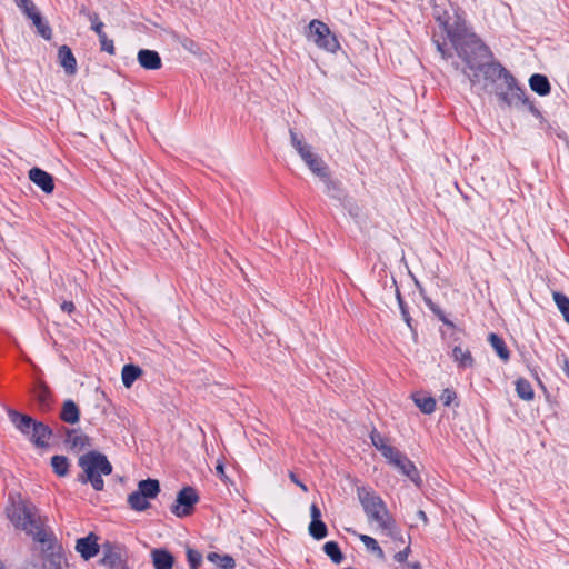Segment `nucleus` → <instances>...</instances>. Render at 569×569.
<instances>
[{
	"label": "nucleus",
	"instance_id": "nucleus-1",
	"mask_svg": "<svg viewBox=\"0 0 569 569\" xmlns=\"http://www.w3.org/2000/svg\"><path fill=\"white\" fill-rule=\"evenodd\" d=\"M435 19L446 32L457 56L466 64L462 72L472 86L480 82V76L489 83L502 80L505 89L501 86L496 87V94L501 106L527 104L533 116L540 117V111L528 100L525 90L518 86L510 71L500 62L488 61L492 58L490 48L471 30L462 14L458 11L453 14L436 11Z\"/></svg>",
	"mask_w": 569,
	"mask_h": 569
},
{
	"label": "nucleus",
	"instance_id": "nucleus-2",
	"mask_svg": "<svg viewBox=\"0 0 569 569\" xmlns=\"http://www.w3.org/2000/svg\"><path fill=\"white\" fill-rule=\"evenodd\" d=\"M6 515L16 529L24 531L36 541L41 545L51 542L52 533L46 529V519L30 501L21 498L11 500L6 508Z\"/></svg>",
	"mask_w": 569,
	"mask_h": 569
},
{
	"label": "nucleus",
	"instance_id": "nucleus-3",
	"mask_svg": "<svg viewBox=\"0 0 569 569\" xmlns=\"http://www.w3.org/2000/svg\"><path fill=\"white\" fill-rule=\"evenodd\" d=\"M357 493L369 523L375 525L380 535L403 542L401 531L383 500L370 488H358Z\"/></svg>",
	"mask_w": 569,
	"mask_h": 569
},
{
	"label": "nucleus",
	"instance_id": "nucleus-4",
	"mask_svg": "<svg viewBox=\"0 0 569 569\" xmlns=\"http://www.w3.org/2000/svg\"><path fill=\"white\" fill-rule=\"evenodd\" d=\"M372 446L381 453L386 461L408 477L417 487L422 485V479L416 465L398 448L392 446L390 440L381 433L373 430L370 433Z\"/></svg>",
	"mask_w": 569,
	"mask_h": 569
},
{
	"label": "nucleus",
	"instance_id": "nucleus-5",
	"mask_svg": "<svg viewBox=\"0 0 569 569\" xmlns=\"http://www.w3.org/2000/svg\"><path fill=\"white\" fill-rule=\"evenodd\" d=\"M79 466L82 475L79 480L83 483L90 482L94 490L100 491L104 487L102 476L112 472V466L107 457L97 451H90L79 458Z\"/></svg>",
	"mask_w": 569,
	"mask_h": 569
},
{
	"label": "nucleus",
	"instance_id": "nucleus-6",
	"mask_svg": "<svg viewBox=\"0 0 569 569\" xmlns=\"http://www.w3.org/2000/svg\"><path fill=\"white\" fill-rule=\"evenodd\" d=\"M289 133L292 147L296 149L309 170L317 177H326V171L329 170V167L322 158L315 153L312 151V147L306 143L293 129H290Z\"/></svg>",
	"mask_w": 569,
	"mask_h": 569
},
{
	"label": "nucleus",
	"instance_id": "nucleus-7",
	"mask_svg": "<svg viewBox=\"0 0 569 569\" xmlns=\"http://www.w3.org/2000/svg\"><path fill=\"white\" fill-rule=\"evenodd\" d=\"M160 492V483L157 479H146L138 482L137 490L128 496V503L136 511H144L150 507V499H154Z\"/></svg>",
	"mask_w": 569,
	"mask_h": 569
},
{
	"label": "nucleus",
	"instance_id": "nucleus-8",
	"mask_svg": "<svg viewBox=\"0 0 569 569\" xmlns=\"http://www.w3.org/2000/svg\"><path fill=\"white\" fill-rule=\"evenodd\" d=\"M309 38L319 48H322L329 52H336L340 48L337 38L331 33L328 26L317 19L309 23Z\"/></svg>",
	"mask_w": 569,
	"mask_h": 569
},
{
	"label": "nucleus",
	"instance_id": "nucleus-9",
	"mask_svg": "<svg viewBox=\"0 0 569 569\" xmlns=\"http://www.w3.org/2000/svg\"><path fill=\"white\" fill-rule=\"evenodd\" d=\"M198 500L199 497L196 490L191 487H184L178 492L176 501L171 506V512L179 518L187 517L192 513Z\"/></svg>",
	"mask_w": 569,
	"mask_h": 569
},
{
	"label": "nucleus",
	"instance_id": "nucleus-10",
	"mask_svg": "<svg viewBox=\"0 0 569 569\" xmlns=\"http://www.w3.org/2000/svg\"><path fill=\"white\" fill-rule=\"evenodd\" d=\"M76 550L81 555V557L84 560H89L97 556L99 552L97 536L90 533L84 538L78 539L76 543Z\"/></svg>",
	"mask_w": 569,
	"mask_h": 569
},
{
	"label": "nucleus",
	"instance_id": "nucleus-11",
	"mask_svg": "<svg viewBox=\"0 0 569 569\" xmlns=\"http://www.w3.org/2000/svg\"><path fill=\"white\" fill-rule=\"evenodd\" d=\"M29 179L38 186L44 193H51L54 189L53 178L47 171L40 168L29 170Z\"/></svg>",
	"mask_w": 569,
	"mask_h": 569
},
{
	"label": "nucleus",
	"instance_id": "nucleus-12",
	"mask_svg": "<svg viewBox=\"0 0 569 569\" xmlns=\"http://www.w3.org/2000/svg\"><path fill=\"white\" fill-rule=\"evenodd\" d=\"M137 59L139 64L146 70H158L162 66L161 57L154 50L141 49L137 54Z\"/></svg>",
	"mask_w": 569,
	"mask_h": 569
},
{
	"label": "nucleus",
	"instance_id": "nucleus-13",
	"mask_svg": "<svg viewBox=\"0 0 569 569\" xmlns=\"http://www.w3.org/2000/svg\"><path fill=\"white\" fill-rule=\"evenodd\" d=\"M150 557L154 569H172L176 562L174 556L167 549H153Z\"/></svg>",
	"mask_w": 569,
	"mask_h": 569
},
{
	"label": "nucleus",
	"instance_id": "nucleus-14",
	"mask_svg": "<svg viewBox=\"0 0 569 569\" xmlns=\"http://www.w3.org/2000/svg\"><path fill=\"white\" fill-rule=\"evenodd\" d=\"M58 59L67 74L72 76L77 72V60L68 46L63 44L59 48Z\"/></svg>",
	"mask_w": 569,
	"mask_h": 569
},
{
	"label": "nucleus",
	"instance_id": "nucleus-15",
	"mask_svg": "<svg viewBox=\"0 0 569 569\" xmlns=\"http://www.w3.org/2000/svg\"><path fill=\"white\" fill-rule=\"evenodd\" d=\"M10 418L16 428L30 438L33 427L38 421L33 420L30 416L21 415L16 411L10 413Z\"/></svg>",
	"mask_w": 569,
	"mask_h": 569
},
{
	"label": "nucleus",
	"instance_id": "nucleus-16",
	"mask_svg": "<svg viewBox=\"0 0 569 569\" xmlns=\"http://www.w3.org/2000/svg\"><path fill=\"white\" fill-rule=\"evenodd\" d=\"M10 418L16 428L30 438L33 427L38 421L33 420L30 416L21 415L16 411L10 413Z\"/></svg>",
	"mask_w": 569,
	"mask_h": 569
},
{
	"label": "nucleus",
	"instance_id": "nucleus-17",
	"mask_svg": "<svg viewBox=\"0 0 569 569\" xmlns=\"http://www.w3.org/2000/svg\"><path fill=\"white\" fill-rule=\"evenodd\" d=\"M10 418L16 428L30 438L33 427L38 421L33 420L30 416L21 415L16 411L10 413Z\"/></svg>",
	"mask_w": 569,
	"mask_h": 569
},
{
	"label": "nucleus",
	"instance_id": "nucleus-18",
	"mask_svg": "<svg viewBox=\"0 0 569 569\" xmlns=\"http://www.w3.org/2000/svg\"><path fill=\"white\" fill-rule=\"evenodd\" d=\"M322 182L325 183V192L332 199H336L340 202H342L346 198V193L343 189L341 188L340 182L335 181L330 178L329 170L326 171V177H319Z\"/></svg>",
	"mask_w": 569,
	"mask_h": 569
},
{
	"label": "nucleus",
	"instance_id": "nucleus-19",
	"mask_svg": "<svg viewBox=\"0 0 569 569\" xmlns=\"http://www.w3.org/2000/svg\"><path fill=\"white\" fill-rule=\"evenodd\" d=\"M66 443L71 450L79 452L90 446V439L77 430H71L67 433Z\"/></svg>",
	"mask_w": 569,
	"mask_h": 569
},
{
	"label": "nucleus",
	"instance_id": "nucleus-20",
	"mask_svg": "<svg viewBox=\"0 0 569 569\" xmlns=\"http://www.w3.org/2000/svg\"><path fill=\"white\" fill-rule=\"evenodd\" d=\"M50 438H51V430L46 425L38 421L36 423V426L33 427L32 433L29 439L37 447H46V446H48Z\"/></svg>",
	"mask_w": 569,
	"mask_h": 569
},
{
	"label": "nucleus",
	"instance_id": "nucleus-21",
	"mask_svg": "<svg viewBox=\"0 0 569 569\" xmlns=\"http://www.w3.org/2000/svg\"><path fill=\"white\" fill-rule=\"evenodd\" d=\"M60 418L67 423H77L80 418V409L78 405L71 399L66 400L62 405Z\"/></svg>",
	"mask_w": 569,
	"mask_h": 569
},
{
	"label": "nucleus",
	"instance_id": "nucleus-22",
	"mask_svg": "<svg viewBox=\"0 0 569 569\" xmlns=\"http://www.w3.org/2000/svg\"><path fill=\"white\" fill-rule=\"evenodd\" d=\"M411 398L422 413L430 415L435 411L436 400L431 396L425 392H415Z\"/></svg>",
	"mask_w": 569,
	"mask_h": 569
},
{
	"label": "nucleus",
	"instance_id": "nucleus-23",
	"mask_svg": "<svg viewBox=\"0 0 569 569\" xmlns=\"http://www.w3.org/2000/svg\"><path fill=\"white\" fill-rule=\"evenodd\" d=\"M530 89L539 96H547L550 93L551 87L548 78L540 73H535L529 78Z\"/></svg>",
	"mask_w": 569,
	"mask_h": 569
},
{
	"label": "nucleus",
	"instance_id": "nucleus-24",
	"mask_svg": "<svg viewBox=\"0 0 569 569\" xmlns=\"http://www.w3.org/2000/svg\"><path fill=\"white\" fill-rule=\"evenodd\" d=\"M142 369L137 365H126L121 371L122 383L126 388H130L133 382L142 375Z\"/></svg>",
	"mask_w": 569,
	"mask_h": 569
},
{
	"label": "nucleus",
	"instance_id": "nucleus-25",
	"mask_svg": "<svg viewBox=\"0 0 569 569\" xmlns=\"http://www.w3.org/2000/svg\"><path fill=\"white\" fill-rule=\"evenodd\" d=\"M207 559L220 569H234L236 560L229 555L209 552Z\"/></svg>",
	"mask_w": 569,
	"mask_h": 569
},
{
	"label": "nucleus",
	"instance_id": "nucleus-26",
	"mask_svg": "<svg viewBox=\"0 0 569 569\" xmlns=\"http://www.w3.org/2000/svg\"><path fill=\"white\" fill-rule=\"evenodd\" d=\"M29 19L32 21L34 27L38 30V33L44 38L46 40H50L52 37V30L49 27V24L43 20L41 13L39 11L32 13V16L29 17Z\"/></svg>",
	"mask_w": 569,
	"mask_h": 569
},
{
	"label": "nucleus",
	"instance_id": "nucleus-27",
	"mask_svg": "<svg viewBox=\"0 0 569 569\" xmlns=\"http://www.w3.org/2000/svg\"><path fill=\"white\" fill-rule=\"evenodd\" d=\"M553 300L563 319L569 323V298L562 292L555 291Z\"/></svg>",
	"mask_w": 569,
	"mask_h": 569
},
{
	"label": "nucleus",
	"instance_id": "nucleus-28",
	"mask_svg": "<svg viewBox=\"0 0 569 569\" xmlns=\"http://www.w3.org/2000/svg\"><path fill=\"white\" fill-rule=\"evenodd\" d=\"M325 553L332 560L333 563L339 565L343 560V555L335 541H328L323 546Z\"/></svg>",
	"mask_w": 569,
	"mask_h": 569
},
{
	"label": "nucleus",
	"instance_id": "nucleus-29",
	"mask_svg": "<svg viewBox=\"0 0 569 569\" xmlns=\"http://www.w3.org/2000/svg\"><path fill=\"white\" fill-rule=\"evenodd\" d=\"M488 342L492 349L497 352V356H509L508 348L503 339L495 332L488 335Z\"/></svg>",
	"mask_w": 569,
	"mask_h": 569
},
{
	"label": "nucleus",
	"instance_id": "nucleus-30",
	"mask_svg": "<svg viewBox=\"0 0 569 569\" xmlns=\"http://www.w3.org/2000/svg\"><path fill=\"white\" fill-rule=\"evenodd\" d=\"M360 541L365 545V547L373 552L379 559H385V552L378 545L377 540L368 535H359Z\"/></svg>",
	"mask_w": 569,
	"mask_h": 569
},
{
	"label": "nucleus",
	"instance_id": "nucleus-31",
	"mask_svg": "<svg viewBox=\"0 0 569 569\" xmlns=\"http://www.w3.org/2000/svg\"><path fill=\"white\" fill-rule=\"evenodd\" d=\"M51 466L59 477H64L68 473L69 461L64 456H53L51 458Z\"/></svg>",
	"mask_w": 569,
	"mask_h": 569
},
{
	"label": "nucleus",
	"instance_id": "nucleus-32",
	"mask_svg": "<svg viewBox=\"0 0 569 569\" xmlns=\"http://www.w3.org/2000/svg\"><path fill=\"white\" fill-rule=\"evenodd\" d=\"M516 390L521 399L526 401L533 399L535 392L531 385L528 381L519 379L516 383Z\"/></svg>",
	"mask_w": 569,
	"mask_h": 569
},
{
	"label": "nucleus",
	"instance_id": "nucleus-33",
	"mask_svg": "<svg viewBox=\"0 0 569 569\" xmlns=\"http://www.w3.org/2000/svg\"><path fill=\"white\" fill-rule=\"evenodd\" d=\"M309 533L317 540L323 539L328 533L326 523L322 520L311 521Z\"/></svg>",
	"mask_w": 569,
	"mask_h": 569
},
{
	"label": "nucleus",
	"instance_id": "nucleus-34",
	"mask_svg": "<svg viewBox=\"0 0 569 569\" xmlns=\"http://www.w3.org/2000/svg\"><path fill=\"white\" fill-rule=\"evenodd\" d=\"M427 306L429 307V309L438 317V319L448 327V329L450 330H455L456 327L455 325L452 323V321H450L446 313L436 305L433 303L430 299H425Z\"/></svg>",
	"mask_w": 569,
	"mask_h": 569
},
{
	"label": "nucleus",
	"instance_id": "nucleus-35",
	"mask_svg": "<svg viewBox=\"0 0 569 569\" xmlns=\"http://www.w3.org/2000/svg\"><path fill=\"white\" fill-rule=\"evenodd\" d=\"M101 562L111 569L118 568L123 563L120 553L114 550H109L106 552L101 559Z\"/></svg>",
	"mask_w": 569,
	"mask_h": 569
},
{
	"label": "nucleus",
	"instance_id": "nucleus-36",
	"mask_svg": "<svg viewBox=\"0 0 569 569\" xmlns=\"http://www.w3.org/2000/svg\"><path fill=\"white\" fill-rule=\"evenodd\" d=\"M34 397L39 401L42 410H48L50 407L49 402V390L46 386H39L34 390Z\"/></svg>",
	"mask_w": 569,
	"mask_h": 569
},
{
	"label": "nucleus",
	"instance_id": "nucleus-37",
	"mask_svg": "<svg viewBox=\"0 0 569 569\" xmlns=\"http://www.w3.org/2000/svg\"><path fill=\"white\" fill-rule=\"evenodd\" d=\"M186 552L190 569H199L202 562V555L190 547H187Z\"/></svg>",
	"mask_w": 569,
	"mask_h": 569
},
{
	"label": "nucleus",
	"instance_id": "nucleus-38",
	"mask_svg": "<svg viewBox=\"0 0 569 569\" xmlns=\"http://www.w3.org/2000/svg\"><path fill=\"white\" fill-rule=\"evenodd\" d=\"M16 6L29 18L37 12V7L32 0H13Z\"/></svg>",
	"mask_w": 569,
	"mask_h": 569
},
{
	"label": "nucleus",
	"instance_id": "nucleus-39",
	"mask_svg": "<svg viewBox=\"0 0 569 569\" xmlns=\"http://www.w3.org/2000/svg\"><path fill=\"white\" fill-rule=\"evenodd\" d=\"M87 19L91 22V29L97 33V36L104 32V24L102 21H100L98 13L87 12Z\"/></svg>",
	"mask_w": 569,
	"mask_h": 569
},
{
	"label": "nucleus",
	"instance_id": "nucleus-40",
	"mask_svg": "<svg viewBox=\"0 0 569 569\" xmlns=\"http://www.w3.org/2000/svg\"><path fill=\"white\" fill-rule=\"evenodd\" d=\"M98 38H99L101 50L108 52L109 54H114L116 49H114L113 40L109 39L107 37L106 32L99 34Z\"/></svg>",
	"mask_w": 569,
	"mask_h": 569
},
{
	"label": "nucleus",
	"instance_id": "nucleus-41",
	"mask_svg": "<svg viewBox=\"0 0 569 569\" xmlns=\"http://www.w3.org/2000/svg\"><path fill=\"white\" fill-rule=\"evenodd\" d=\"M432 42L435 43L437 51L440 53L442 59L447 60L452 57V53L445 41H440L433 37Z\"/></svg>",
	"mask_w": 569,
	"mask_h": 569
},
{
	"label": "nucleus",
	"instance_id": "nucleus-42",
	"mask_svg": "<svg viewBox=\"0 0 569 569\" xmlns=\"http://www.w3.org/2000/svg\"><path fill=\"white\" fill-rule=\"evenodd\" d=\"M42 569H63L61 565V557H51L44 559Z\"/></svg>",
	"mask_w": 569,
	"mask_h": 569
},
{
	"label": "nucleus",
	"instance_id": "nucleus-43",
	"mask_svg": "<svg viewBox=\"0 0 569 569\" xmlns=\"http://www.w3.org/2000/svg\"><path fill=\"white\" fill-rule=\"evenodd\" d=\"M457 395L451 389H445L440 396V400L443 402L445 406H450L456 400Z\"/></svg>",
	"mask_w": 569,
	"mask_h": 569
},
{
	"label": "nucleus",
	"instance_id": "nucleus-44",
	"mask_svg": "<svg viewBox=\"0 0 569 569\" xmlns=\"http://www.w3.org/2000/svg\"><path fill=\"white\" fill-rule=\"evenodd\" d=\"M180 43L189 52L196 53L199 50L198 44L189 38H183Z\"/></svg>",
	"mask_w": 569,
	"mask_h": 569
},
{
	"label": "nucleus",
	"instance_id": "nucleus-45",
	"mask_svg": "<svg viewBox=\"0 0 569 569\" xmlns=\"http://www.w3.org/2000/svg\"><path fill=\"white\" fill-rule=\"evenodd\" d=\"M410 552H411L410 547H409V546H407L403 550H401V551H399V552H397V553L395 555V560H396V561H398V562H400V563H403V565H405V563H406L407 558H408V557H409V555H410Z\"/></svg>",
	"mask_w": 569,
	"mask_h": 569
},
{
	"label": "nucleus",
	"instance_id": "nucleus-46",
	"mask_svg": "<svg viewBox=\"0 0 569 569\" xmlns=\"http://www.w3.org/2000/svg\"><path fill=\"white\" fill-rule=\"evenodd\" d=\"M399 308H400V312H401L402 319L405 320V322L407 323V326L409 328H412V326H411V317L409 315L408 306L407 305H402V306H399Z\"/></svg>",
	"mask_w": 569,
	"mask_h": 569
},
{
	"label": "nucleus",
	"instance_id": "nucleus-47",
	"mask_svg": "<svg viewBox=\"0 0 569 569\" xmlns=\"http://www.w3.org/2000/svg\"><path fill=\"white\" fill-rule=\"evenodd\" d=\"M457 367L465 369L472 366V358H456Z\"/></svg>",
	"mask_w": 569,
	"mask_h": 569
},
{
	"label": "nucleus",
	"instance_id": "nucleus-48",
	"mask_svg": "<svg viewBox=\"0 0 569 569\" xmlns=\"http://www.w3.org/2000/svg\"><path fill=\"white\" fill-rule=\"evenodd\" d=\"M310 516H311V521L321 520L320 519L321 518L320 509L315 503H312L310 506Z\"/></svg>",
	"mask_w": 569,
	"mask_h": 569
},
{
	"label": "nucleus",
	"instance_id": "nucleus-49",
	"mask_svg": "<svg viewBox=\"0 0 569 569\" xmlns=\"http://www.w3.org/2000/svg\"><path fill=\"white\" fill-rule=\"evenodd\" d=\"M289 478L290 480L296 483L303 492H307L308 491V488L307 486L301 482L293 472H289Z\"/></svg>",
	"mask_w": 569,
	"mask_h": 569
},
{
	"label": "nucleus",
	"instance_id": "nucleus-50",
	"mask_svg": "<svg viewBox=\"0 0 569 569\" xmlns=\"http://www.w3.org/2000/svg\"><path fill=\"white\" fill-rule=\"evenodd\" d=\"M60 308L63 312L67 313H71L76 309L74 303L72 301H63Z\"/></svg>",
	"mask_w": 569,
	"mask_h": 569
},
{
	"label": "nucleus",
	"instance_id": "nucleus-51",
	"mask_svg": "<svg viewBox=\"0 0 569 569\" xmlns=\"http://www.w3.org/2000/svg\"><path fill=\"white\" fill-rule=\"evenodd\" d=\"M216 470H217V473L222 478L224 479L226 478V473H224V465H223V461L222 460H219L217 466H216Z\"/></svg>",
	"mask_w": 569,
	"mask_h": 569
},
{
	"label": "nucleus",
	"instance_id": "nucleus-52",
	"mask_svg": "<svg viewBox=\"0 0 569 569\" xmlns=\"http://www.w3.org/2000/svg\"><path fill=\"white\" fill-rule=\"evenodd\" d=\"M452 356L453 357H457V356H470L469 352H463V350L461 349V347L459 346H455L453 347V350H452Z\"/></svg>",
	"mask_w": 569,
	"mask_h": 569
},
{
	"label": "nucleus",
	"instance_id": "nucleus-53",
	"mask_svg": "<svg viewBox=\"0 0 569 569\" xmlns=\"http://www.w3.org/2000/svg\"><path fill=\"white\" fill-rule=\"evenodd\" d=\"M402 569H421V565L418 561L415 562H406Z\"/></svg>",
	"mask_w": 569,
	"mask_h": 569
},
{
	"label": "nucleus",
	"instance_id": "nucleus-54",
	"mask_svg": "<svg viewBox=\"0 0 569 569\" xmlns=\"http://www.w3.org/2000/svg\"><path fill=\"white\" fill-rule=\"evenodd\" d=\"M417 516L419 517V519H421V520H422V522H423L425 525H427V523H428V517H427V515H426V512H425L423 510H419V511L417 512Z\"/></svg>",
	"mask_w": 569,
	"mask_h": 569
},
{
	"label": "nucleus",
	"instance_id": "nucleus-55",
	"mask_svg": "<svg viewBox=\"0 0 569 569\" xmlns=\"http://www.w3.org/2000/svg\"><path fill=\"white\" fill-rule=\"evenodd\" d=\"M396 297H397V301H398L399 306L406 305L397 286H396Z\"/></svg>",
	"mask_w": 569,
	"mask_h": 569
},
{
	"label": "nucleus",
	"instance_id": "nucleus-56",
	"mask_svg": "<svg viewBox=\"0 0 569 569\" xmlns=\"http://www.w3.org/2000/svg\"><path fill=\"white\" fill-rule=\"evenodd\" d=\"M79 12H80V14H82L87 18V12H91V11L88 10L86 7H82Z\"/></svg>",
	"mask_w": 569,
	"mask_h": 569
},
{
	"label": "nucleus",
	"instance_id": "nucleus-57",
	"mask_svg": "<svg viewBox=\"0 0 569 569\" xmlns=\"http://www.w3.org/2000/svg\"><path fill=\"white\" fill-rule=\"evenodd\" d=\"M565 369H566L567 375L569 376V361H566Z\"/></svg>",
	"mask_w": 569,
	"mask_h": 569
},
{
	"label": "nucleus",
	"instance_id": "nucleus-58",
	"mask_svg": "<svg viewBox=\"0 0 569 569\" xmlns=\"http://www.w3.org/2000/svg\"><path fill=\"white\" fill-rule=\"evenodd\" d=\"M0 569H7L6 565L3 561L0 560Z\"/></svg>",
	"mask_w": 569,
	"mask_h": 569
},
{
	"label": "nucleus",
	"instance_id": "nucleus-59",
	"mask_svg": "<svg viewBox=\"0 0 569 569\" xmlns=\"http://www.w3.org/2000/svg\"><path fill=\"white\" fill-rule=\"evenodd\" d=\"M120 567H121V569H130L128 566H126L123 563Z\"/></svg>",
	"mask_w": 569,
	"mask_h": 569
},
{
	"label": "nucleus",
	"instance_id": "nucleus-60",
	"mask_svg": "<svg viewBox=\"0 0 569 569\" xmlns=\"http://www.w3.org/2000/svg\"><path fill=\"white\" fill-rule=\"evenodd\" d=\"M459 67H460L459 63H455L456 69H459Z\"/></svg>",
	"mask_w": 569,
	"mask_h": 569
}]
</instances>
